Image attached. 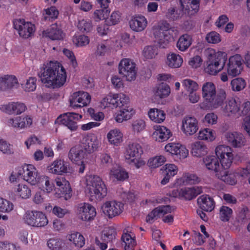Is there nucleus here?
<instances>
[{
  "instance_id": "7",
  "label": "nucleus",
  "mask_w": 250,
  "mask_h": 250,
  "mask_svg": "<svg viewBox=\"0 0 250 250\" xmlns=\"http://www.w3.org/2000/svg\"><path fill=\"white\" fill-rule=\"evenodd\" d=\"M214 152L222 169H229L231 166L234 160V154L230 146L218 145L215 146Z\"/></svg>"
},
{
  "instance_id": "15",
  "label": "nucleus",
  "mask_w": 250,
  "mask_h": 250,
  "mask_svg": "<svg viewBox=\"0 0 250 250\" xmlns=\"http://www.w3.org/2000/svg\"><path fill=\"white\" fill-rule=\"evenodd\" d=\"M91 101V96L86 92L79 91L74 92L70 97V105L73 108L87 106Z\"/></svg>"
},
{
  "instance_id": "33",
  "label": "nucleus",
  "mask_w": 250,
  "mask_h": 250,
  "mask_svg": "<svg viewBox=\"0 0 250 250\" xmlns=\"http://www.w3.org/2000/svg\"><path fill=\"white\" fill-rule=\"evenodd\" d=\"M109 178L113 181H123L128 177V173L120 166L116 165L110 170Z\"/></svg>"
},
{
  "instance_id": "57",
  "label": "nucleus",
  "mask_w": 250,
  "mask_h": 250,
  "mask_svg": "<svg viewBox=\"0 0 250 250\" xmlns=\"http://www.w3.org/2000/svg\"><path fill=\"white\" fill-rule=\"evenodd\" d=\"M183 86L188 92H195L198 89L197 83L189 79H185L182 82Z\"/></svg>"
},
{
  "instance_id": "17",
  "label": "nucleus",
  "mask_w": 250,
  "mask_h": 250,
  "mask_svg": "<svg viewBox=\"0 0 250 250\" xmlns=\"http://www.w3.org/2000/svg\"><path fill=\"white\" fill-rule=\"evenodd\" d=\"M82 118V115L74 112H69L60 116L58 121L66 126L71 131H75L78 128L77 122Z\"/></svg>"
},
{
  "instance_id": "58",
  "label": "nucleus",
  "mask_w": 250,
  "mask_h": 250,
  "mask_svg": "<svg viewBox=\"0 0 250 250\" xmlns=\"http://www.w3.org/2000/svg\"><path fill=\"white\" fill-rule=\"evenodd\" d=\"M63 244L62 240L58 238H50L47 242L48 248L50 250H61Z\"/></svg>"
},
{
  "instance_id": "42",
  "label": "nucleus",
  "mask_w": 250,
  "mask_h": 250,
  "mask_svg": "<svg viewBox=\"0 0 250 250\" xmlns=\"http://www.w3.org/2000/svg\"><path fill=\"white\" fill-rule=\"evenodd\" d=\"M14 191L17 196L23 199H28L32 195L30 188L24 184H19L16 186Z\"/></svg>"
},
{
  "instance_id": "43",
  "label": "nucleus",
  "mask_w": 250,
  "mask_h": 250,
  "mask_svg": "<svg viewBox=\"0 0 250 250\" xmlns=\"http://www.w3.org/2000/svg\"><path fill=\"white\" fill-rule=\"evenodd\" d=\"M216 137L215 132L212 129L205 128L199 130L197 134L199 140H203L208 142L214 141Z\"/></svg>"
},
{
  "instance_id": "35",
  "label": "nucleus",
  "mask_w": 250,
  "mask_h": 250,
  "mask_svg": "<svg viewBox=\"0 0 250 250\" xmlns=\"http://www.w3.org/2000/svg\"><path fill=\"white\" fill-rule=\"evenodd\" d=\"M180 3L182 9L188 15H194L199 9V0H180Z\"/></svg>"
},
{
  "instance_id": "47",
  "label": "nucleus",
  "mask_w": 250,
  "mask_h": 250,
  "mask_svg": "<svg viewBox=\"0 0 250 250\" xmlns=\"http://www.w3.org/2000/svg\"><path fill=\"white\" fill-rule=\"evenodd\" d=\"M99 106L102 109H114V93H109L104 96L100 101Z\"/></svg>"
},
{
  "instance_id": "3",
  "label": "nucleus",
  "mask_w": 250,
  "mask_h": 250,
  "mask_svg": "<svg viewBox=\"0 0 250 250\" xmlns=\"http://www.w3.org/2000/svg\"><path fill=\"white\" fill-rule=\"evenodd\" d=\"M85 190L91 197L101 199L107 194V188L99 176L87 175L85 177Z\"/></svg>"
},
{
  "instance_id": "4",
  "label": "nucleus",
  "mask_w": 250,
  "mask_h": 250,
  "mask_svg": "<svg viewBox=\"0 0 250 250\" xmlns=\"http://www.w3.org/2000/svg\"><path fill=\"white\" fill-rule=\"evenodd\" d=\"M202 97L213 109L218 108L226 98V94L222 91L216 95L215 85L212 82H206L202 88Z\"/></svg>"
},
{
  "instance_id": "6",
  "label": "nucleus",
  "mask_w": 250,
  "mask_h": 250,
  "mask_svg": "<svg viewBox=\"0 0 250 250\" xmlns=\"http://www.w3.org/2000/svg\"><path fill=\"white\" fill-rule=\"evenodd\" d=\"M143 153V148L139 144H129L125 152V160L129 165L134 166L136 168H140L146 164L145 161L141 158Z\"/></svg>"
},
{
  "instance_id": "23",
  "label": "nucleus",
  "mask_w": 250,
  "mask_h": 250,
  "mask_svg": "<svg viewBox=\"0 0 250 250\" xmlns=\"http://www.w3.org/2000/svg\"><path fill=\"white\" fill-rule=\"evenodd\" d=\"M226 169H222L216 177L226 184L230 186L235 185L237 182L236 177L239 176L238 169L234 170H227Z\"/></svg>"
},
{
  "instance_id": "54",
  "label": "nucleus",
  "mask_w": 250,
  "mask_h": 250,
  "mask_svg": "<svg viewBox=\"0 0 250 250\" xmlns=\"http://www.w3.org/2000/svg\"><path fill=\"white\" fill-rule=\"evenodd\" d=\"M44 19L46 21H53L57 19L59 16V11L55 6L51 7L45 9Z\"/></svg>"
},
{
  "instance_id": "51",
  "label": "nucleus",
  "mask_w": 250,
  "mask_h": 250,
  "mask_svg": "<svg viewBox=\"0 0 250 250\" xmlns=\"http://www.w3.org/2000/svg\"><path fill=\"white\" fill-rule=\"evenodd\" d=\"M146 122L141 119L133 121L131 124V130L134 134L139 135L146 128Z\"/></svg>"
},
{
  "instance_id": "13",
  "label": "nucleus",
  "mask_w": 250,
  "mask_h": 250,
  "mask_svg": "<svg viewBox=\"0 0 250 250\" xmlns=\"http://www.w3.org/2000/svg\"><path fill=\"white\" fill-rule=\"evenodd\" d=\"M124 204L116 200L104 202L101 206L102 212L108 218H112L120 215L124 210Z\"/></svg>"
},
{
  "instance_id": "27",
  "label": "nucleus",
  "mask_w": 250,
  "mask_h": 250,
  "mask_svg": "<svg viewBox=\"0 0 250 250\" xmlns=\"http://www.w3.org/2000/svg\"><path fill=\"white\" fill-rule=\"evenodd\" d=\"M122 240L125 250H134L136 242L135 235L132 232L131 228H127L124 229Z\"/></svg>"
},
{
  "instance_id": "22",
  "label": "nucleus",
  "mask_w": 250,
  "mask_h": 250,
  "mask_svg": "<svg viewBox=\"0 0 250 250\" xmlns=\"http://www.w3.org/2000/svg\"><path fill=\"white\" fill-rule=\"evenodd\" d=\"M83 144L84 150L90 153L98 150L101 143L96 134L89 133L83 139Z\"/></svg>"
},
{
  "instance_id": "60",
  "label": "nucleus",
  "mask_w": 250,
  "mask_h": 250,
  "mask_svg": "<svg viewBox=\"0 0 250 250\" xmlns=\"http://www.w3.org/2000/svg\"><path fill=\"white\" fill-rule=\"evenodd\" d=\"M14 209V205L10 201L0 197V212L9 213Z\"/></svg>"
},
{
  "instance_id": "16",
  "label": "nucleus",
  "mask_w": 250,
  "mask_h": 250,
  "mask_svg": "<svg viewBox=\"0 0 250 250\" xmlns=\"http://www.w3.org/2000/svg\"><path fill=\"white\" fill-rule=\"evenodd\" d=\"M199 123L194 116H186L182 120L181 130L186 136H191L199 129Z\"/></svg>"
},
{
  "instance_id": "5",
  "label": "nucleus",
  "mask_w": 250,
  "mask_h": 250,
  "mask_svg": "<svg viewBox=\"0 0 250 250\" xmlns=\"http://www.w3.org/2000/svg\"><path fill=\"white\" fill-rule=\"evenodd\" d=\"M178 33V31L174 27H170L169 24L166 21L162 22L154 29L155 38L158 40L160 46L162 48H166Z\"/></svg>"
},
{
  "instance_id": "1",
  "label": "nucleus",
  "mask_w": 250,
  "mask_h": 250,
  "mask_svg": "<svg viewBox=\"0 0 250 250\" xmlns=\"http://www.w3.org/2000/svg\"><path fill=\"white\" fill-rule=\"evenodd\" d=\"M38 76L41 82L48 88H58L63 86L67 80L65 68L61 64H44L41 67Z\"/></svg>"
},
{
  "instance_id": "46",
  "label": "nucleus",
  "mask_w": 250,
  "mask_h": 250,
  "mask_svg": "<svg viewBox=\"0 0 250 250\" xmlns=\"http://www.w3.org/2000/svg\"><path fill=\"white\" fill-rule=\"evenodd\" d=\"M129 102V97L124 93H114V109L125 106Z\"/></svg>"
},
{
  "instance_id": "29",
  "label": "nucleus",
  "mask_w": 250,
  "mask_h": 250,
  "mask_svg": "<svg viewBox=\"0 0 250 250\" xmlns=\"http://www.w3.org/2000/svg\"><path fill=\"white\" fill-rule=\"evenodd\" d=\"M106 138L110 145L118 146L123 142L124 135L120 129L113 128L107 133Z\"/></svg>"
},
{
  "instance_id": "62",
  "label": "nucleus",
  "mask_w": 250,
  "mask_h": 250,
  "mask_svg": "<svg viewBox=\"0 0 250 250\" xmlns=\"http://www.w3.org/2000/svg\"><path fill=\"white\" fill-rule=\"evenodd\" d=\"M78 27L83 32H89L92 28V22L89 20L83 19L79 21Z\"/></svg>"
},
{
  "instance_id": "40",
  "label": "nucleus",
  "mask_w": 250,
  "mask_h": 250,
  "mask_svg": "<svg viewBox=\"0 0 250 250\" xmlns=\"http://www.w3.org/2000/svg\"><path fill=\"white\" fill-rule=\"evenodd\" d=\"M197 202L200 208L206 211H212L215 206L214 200L208 195H203L199 197Z\"/></svg>"
},
{
  "instance_id": "45",
  "label": "nucleus",
  "mask_w": 250,
  "mask_h": 250,
  "mask_svg": "<svg viewBox=\"0 0 250 250\" xmlns=\"http://www.w3.org/2000/svg\"><path fill=\"white\" fill-rule=\"evenodd\" d=\"M192 42V37L188 34H185L180 37L176 46L179 50L185 51L188 48Z\"/></svg>"
},
{
  "instance_id": "61",
  "label": "nucleus",
  "mask_w": 250,
  "mask_h": 250,
  "mask_svg": "<svg viewBox=\"0 0 250 250\" xmlns=\"http://www.w3.org/2000/svg\"><path fill=\"white\" fill-rule=\"evenodd\" d=\"M110 13L109 9L101 8L94 11L93 18L95 21H98L100 20H103L107 18Z\"/></svg>"
},
{
  "instance_id": "55",
  "label": "nucleus",
  "mask_w": 250,
  "mask_h": 250,
  "mask_svg": "<svg viewBox=\"0 0 250 250\" xmlns=\"http://www.w3.org/2000/svg\"><path fill=\"white\" fill-rule=\"evenodd\" d=\"M243 69V63H228V73L232 77L239 75Z\"/></svg>"
},
{
  "instance_id": "8",
  "label": "nucleus",
  "mask_w": 250,
  "mask_h": 250,
  "mask_svg": "<svg viewBox=\"0 0 250 250\" xmlns=\"http://www.w3.org/2000/svg\"><path fill=\"white\" fill-rule=\"evenodd\" d=\"M23 219L26 224L33 227H43L48 223L46 215L38 210L26 211L23 215Z\"/></svg>"
},
{
  "instance_id": "37",
  "label": "nucleus",
  "mask_w": 250,
  "mask_h": 250,
  "mask_svg": "<svg viewBox=\"0 0 250 250\" xmlns=\"http://www.w3.org/2000/svg\"><path fill=\"white\" fill-rule=\"evenodd\" d=\"M203 192L201 187H185L181 188V199L190 200Z\"/></svg>"
},
{
  "instance_id": "24",
  "label": "nucleus",
  "mask_w": 250,
  "mask_h": 250,
  "mask_svg": "<svg viewBox=\"0 0 250 250\" xmlns=\"http://www.w3.org/2000/svg\"><path fill=\"white\" fill-rule=\"evenodd\" d=\"M119 73L127 81H134L136 77L137 69L135 63H119Z\"/></svg>"
},
{
  "instance_id": "38",
  "label": "nucleus",
  "mask_w": 250,
  "mask_h": 250,
  "mask_svg": "<svg viewBox=\"0 0 250 250\" xmlns=\"http://www.w3.org/2000/svg\"><path fill=\"white\" fill-rule=\"evenodd\" d=\"M66 237L70 244L76 248H82L85 245V239L83 236L79 232H71L68 234Z\"/></svg>"
},
{
  "instance_id": "34",
  "label": "nucleus",
  "mask_w": 250,
  "mask_h": 250,
  "mask_svg": "<svg viewBox=\"0 0 250 250\" xmlns=\"http://www.w3.org/2000/svg\"><path fill=\"white\" fill-rule=\"evenodd\" d=\"M200 181V178L196 175L186 173L181 177L176 179L174 186L177 187L187 184H196L199 183Z\"/></svg>"
},
{
  "instance_id": "21",
  "label": "nucleus",
  "mask_w": 250,
  "mask_h": 250,
  "mask_svg": "<svg viewBox=\"0 0 250 250\" xmlns=\"http://www.w3.org/2000/svg\"><path fill=\"white\" fill-rule=\"evenodd\" d=\"M26 109L25 105L20 102H9L8 104L1 105L0 110L9 115H20Z\"/></svg>"
},
{
  "instance_id": "32",
  "label": "nucleus",
  "mask_w": 250,
  "mask_h": 250,
  "mask_svg": "<svg viewBox=\"0 0 250 250\" xmlns=\"http://www.w3.org/2000/svg\"><path fill=\"white\" fill-rule=\"evenodd\" d=\"M203 162L205 167L209 171H213L215 176L222 170L215 155L214 156L212 155L207 156L203 158Z\"/></svg>"
},
{
  "instance_id": "18",
  "label": "nucleus",
  "mask_w": 250,
  "mask_h": 250,
  "mask_svg": "<svg viewBox=\"0 0 250 250\" xmlns=\"http://www.w3.org/2000/svg\"><path fill=\"white\" fill-rule=\"evenodd\" d=\"M96 214L95 208L88 203H82L78 207V217L83 221L88 222L93 220Z\"/></svg>"
},
{
  "instance_id": "52",
  "label": "nucleus",
  "mask_w": 250,
  "mask_h": 250,
  "mask_svg": "<svg viewBox=\"0 0 250 250\" xmlns=\"http://www.w3.org/2000/svg\"><path fill=\"white\" fill-rule=\"evenodd\" d=\"M158 54V48L155 45L145 46L143 51V55L146 60L152 59Z\"/></svg>"
},
{
  "instance_id": "44",
  "label": "nucleus",
  "mask_w": 250,
  "mask_h": 250,
  "mask_svg": "<svg viewBox=\"0 0 250 250\" xmlns=\"http://www.w3.org/2000/svg\"><path fill=\"white\" fill-rule=\"evenodd\" d=\"M83 151L79 146L72 147L68 153L69 159L75 164H79L83 158Z\"/></svg>"
},
{
  "instance_id": "28",
  "label": "nucleus",
  "mask_w": 250,
  "mask_h": 250,
  "mask_svg": "<svg viewBox=\"0 0 250 250\" xmlns=\"http://www.w3.org/2000/svg\"><path fill=\"white\" fill-rule=\"evenodd\" d=\"M205 54L208 62H227V54L225 52H216L213 48H208L205 50Z\"/></svg>"
},
{
  "instance_id": "30",
  "label": "nucleus",
  "mask_w": 250,
  "mask_h": 250,
  "mask_svg": "<svg viewBox=\"0 0 250 250\" xmlns=\"http://www.w3.org/2000/svg\"><path fill=\"white\" fill-rule=\"evenodd\" d=\"M240 115L245 116L242 123V127L250 137V101H246L241 105Z\"/></svg>"
},
{
  "instance_id": "49",
  "label": "nucleus",
  "mask_w": 250,
  "mask_h": 250,
  "mask_svg": "<svg viewBox=\"0 0 250 250\" xmlns=\"http://www.w3.org/2000/svg\"><path fill=\"white\" fill-rule=\"evenodd\" d=\"M166 162V158L163 155H157L150 158L147 163V166L151 168H156L162 166Z\"/></svg>"
},
{
  "instance_id": "39",
  "label": "nucleus",
  "mask_w": 250,
  "mask_h": 250,
  "mask_svg": "<svg viewBox=\"0 0 250 250\" xmlns=\"http://www.w3.org/2000/svg\"><path fill=\"white\" fill-rule=\"evenodd\" d=\"M147 114L149 119L156 124H161L166 119V114L165 111L157 108L149 109Z\"/></svg>"
},
{
  "instance_id": "20",
  "label": "nucleus",
  "mask_w": 250,
  "mask_h": 250,
  "mask_svg": "<svg viewBox=\"0 0 250 250\" xmlns=\"http://www.w3.org/2000/svg\"><path fill=\"white\" fill-rule=\"evenodd\" d=\"M172 135L168 128L164 125H155L153 127V132L151 134L152 139L156 142L162 143L167 141Z\"/></svg>"
},
{
  "instance_id": "11",
  "label": "nucleus",
  "mask_w": 250,
  "mask_h": 250,
  "mask_svg": "<svg viewBox=\"0 0 250 250\" xmlns=\"http://www.w3.org/2000/svg\"><path fill=\"white\" fill-rule=\"evenodd\" d=\"M14 28L18 31L20 37L24 39L30 37L35 31L34 24L26 21L23 19H15L13 21Z\"/></svg>"
},
{
  "instance_id": "41",
  "label": "nucleus",
  "mask_w": 250,
  "mask_h": 250,
  "mask_svg": "<svg viewBox=\"0 0 250 250\" xmlns=\"http://www.w3.org/2000/svg\"><path fill=\"white\" fill-rule=\"evenodd\" d=\"M2 90L12 89L18 86L19 83L15 76L6 75L1 77Z\"/></svg>"
},
{
  "instance_id": "50",
  "label": "nucleus",
  "mask_w": 250,
  "mask_h": 250,
  "mask_svg": "<svg viewBox=\"0 0 250 250\" xmlns=\"http://www.w3.org/2000/svg\"><path fill=\"white\" fill-rule=\"evenodd\" d=\"M204 65V70L206 73L214 75L221 71L225 66V63H206Z\"/></svg>"
},
{
  "instance_id": "36",
  "label": "nucleus",
  "mask_w": 250,
  "mask_h": 250,
  "mask_svg": "<svg viewBox=\"0 0 250 250\" xmlns=\"http://www.w3.org/2000/svg\"><path fill=\"white\" fill-rule=\"evenodd\" d=\"M42 35L52 40H60L63 38L62 31L56 23L52 24L49 28L44 30Z\"/></svg>"
},
{
  "instance_id": "10",
  "label": "nucleus",
  "mask_w": 250,
  "mask_h": 250,
  "mask_svg": "<svg viewBox=\"0 0 250 250\" xmlns=\"http://www.w3.org/2000/svg\"><path fill=\"white\" fill-rule=\"evenodd\" d=\"M55 182L56 186L54 189L55 197H63L66 200L70 199L72 196V189L69 182L62 177L56 178Z\"/></svg>"
},
{
  "instance_id": "53",
  "label": "nucleus",
  "mask_w": 250,
  "mask_h": 250,
  "mask_svg": "<svg viewBox=\"0 0 250 250\" xmlns=\"http://www.w3.org/2000/svg\"><path fill=\"white\" fill-rule=\"evenodd\" d=\"M22 87L25 92L34 91L37 87V79L34 77H30L22 84Z\"/></svg>"
},
{
  "instance_id": "64",
  "label": "nucleus",
  "mask_w": 250,
  "mask_h": 250,
  "mask_svg": "<svg viewBox=\"0 0 250 250\" xmlns=\"http://www.w3.org/2000/svg\"><path fill=\"white\" fill-rule=\"evenodd\" d=\"M237 169L239 176L243 179H247L250 184V162L248 163L245 167H239Z\"/></svg>"
},
{
  "instance_id": "12",
  "label": "nucleus",
  "mask_w": 250,
  "mask_h": 250,
  "mask_svg": "<svg viewBox=\"0 0 250 250\" xmlns=\"http://www.w3.org/2000/svg\"><path fill=\"white\" fill-rule=\"evenodd\" d=\"M33 123V118L31 116L24 115L9 118L6 121V125L13 129L22 130L30 128Z\"/></svg>"
},
{
  "instance_id": "59",
  "label": "nucleus",
  "mask_w": 250,
  "mask_h": 250,
  "mask_svg": "<svg viewBox=\"0 0 250 250\" xmlns=\"http://www.w3.org/2000/svg\"><path fill=\"white\" fill-rule=\"evenodd\" d=\"M232 213V209L226 206H222L219 210V216L220 220L227 222L230 219Z\"/></svg>"
},
{
  "instance_id": "56",
  "label": "nucleus",
  "mask_w": 250,
  "mask_h": 250,
  "mask_svg": "<svg viewBox=\"0 0 250 250\" xmlns=\"http://www.w3.org/2000/svg\"><path fill=\"white\" fill-rule=\"evenodd\" d=\"M231 85L233 91H240L246 87V82L243 78H237L231 81Z\"/></svg>"
},
{
  "instance_id": "25",
  "label": "nucleus",
  "mask_w": 250,
  "mask_h": 250,
  "mask_svg": "<svg viewBox=\"0 0 250 250\" xmlns=\"http://www.w3.org/2000/svg\"><path fill=\"white\" fill-rule=\"evenodd\" d=\"M129 24L133 31L139 32L143 31L146 27L147 21L144 16L138 14L131 17Z\"/></svg>"
},
{
  "instance_id": "19",
  "label": "nucleus",
  "mask_w": 250,
  "mask_h": 250,
  "mask_svg": "<svg viewBox=\"0 0 250 250\" xmlns=\"http://www.w3.org/2000/svg\"><path fill=\"white\" fill-rule=\"evenodd\" d=\"M67 163L62 159H56L46 167L47 172L51 174L63 175L68 171Z\"/></svg>"
},
{
  "instance_id": "26",
  "label": "nucleus",
  "mask_w": 250,
  "mask_h": 250,
  "mask_svg": "<svg viewBox=\"0 0 250 250\" xmlns=\"http://www.w3.org/2000/svg\"><path fill=\"white\" fill-rule=\"evenodd\" d=\"M135 113L134 109L127 104L120 108V110L115 114L114 120L117 123H122L130 119Z\"/></svg>"
},
{
  "instance_id": "14",
  "label": "nucleus",
  "mask_w": 250,
  "mask_h": 250,
  "mask_svg": "<svg viewBox=\"0 0 250 250\" xmlns=\"http://www.w3.org/2000/svg\"><path fill=\"white\" fill-rule=\"evenodd\" d=\"M228 144L233 148H241L247 144V139L243 134L238 131H228L225 134Z\"/></svg>"
},
{
  "instance_id": "9",
  "label": "nucleus",
  "mask_w": 250,
  "mask_h": 250,
  "mask_svg": "<svg viewBox=\"0 0 250 250\" xmlns=\"http://www.w3.org/2000/svg\"><path fill=\"white\" fill-rule=\"evenodd\" d=\"M219 107H221L220 111L224 117H231L238 115L240 116L241 104L238 100L233 98H229L225 102L224 101Z\"/></svg>"
},
{
  "instance_id": "48",
  "label": "nucleus",
  "mask_w": 250,
  "mask_h": 250,
  "mask_svg": "<svg viewBox=\"0 0 250 250\" xmlns=\"http://www.w3.org/2000/svg\"><path fill=\"white\" fill-rule=\"evenodd\" d=\"M170 93V87L165 83H161L155 88L154 94L161 99L167 97Z\"/></svg>"
},
{
  "instance_id": "2",
  "label": "nucleus",
  "mask_w": 250,
  "mask_h": 250,
  "mask_svg": "<svg viewBox=\"0 0 250 250\" xmlns=\"http://www.w3.org/2000/svg\"><path fill=\"white\" fill-rule=\"evenodd\" d=\"M17 175L33 186L38 185L44 192H51L54 186L50 178L40 175L37 168L33 165L24 164L17 169Z\"/></svg>"
},
{
  "instance_id": "31",
  "label": "nucleus",
  "mask_w": 250,
  "mask_h": 250,
  "mask_svg": "<svg viewBox=\"0 0 250 250\" xmlns=\"http://www.w3.org/2000/svg\"><path fill=\"white\" fill-rule=\"evenodd\" d=\"M208 152L207 146L200 141H195L190 145V153L195 158H201L206 156Z\"/></svg>"
},
{
  "instance_id": "63",
  "label": "nucleus",
  "mask_w": 250,
  "mask_h": 250,
  "mask_svg": "<svg viewBox=\"0 0 250 250\" xmlns=\"http://www.w3.org/2000/svg\"><path fill=\"white\" fill-rule=\"evenodd\" d=\"M205 39L209 43L217 44L221 42L220 35L215 31H211L208 33Z\"/></svg>"
}]
</instances>
